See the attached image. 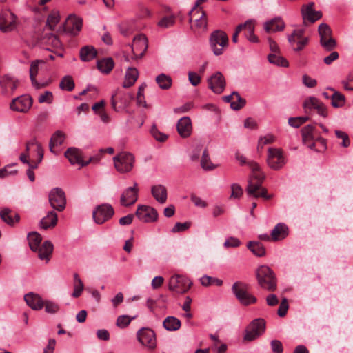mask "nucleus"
Instances as JSON below:
<instances>
[{
    "instance_id": "1",
    "label": "nucleus",
    "mask_w": 353,
    "mask_h": 353,
    "mask_svg": "<svg viewBox=\"0 0 353 353\" xmlns=\"http://www.w3.org/2000/svg\"><path fill=\"white\" fill-rule=\"evenodd\" d=\"M236 160L239 161L241 165H247L252 170V174L246 188L248 195L255 198L262 197L267 200L270 199L271 196L268 195L267 190L262 187L264 175L260 171L258 163L249 159L246 156H236Z\"/></svg>"
},
{
    "instance_id": "2",
    "label": "nucleus",
    "mask_w": 353,
    "mask_h": 353,
    "mask_svg": "<svg viewBox=\"0 0 353 353\" xmlns=\"http://www.w3.org/2000/svg\"><path fill=\"white\" fill-rule=\"evenodd\" d=\"M259 285L268 291H275L277 286V281L273 270L267 265H261L256 272Z\"/></svg>"
},
{
    "instance_id": "3",
    "label": "nucleus",
    "mask_w": 353,
    "mask_h": 353,
    "mask_svg": "<svg viewBox=\"0 0 353 353\" xmlns=\"http://www.w3.org/2000/svg\"><path fill=\"white\" fill-rule=\"evenodd\" d=\"M210 44L213 53L216 56L221 55L228 45V37L222 30H215L210 34Z\"/></svg>"
},
{
    "instance_id": "4",
    "label": "nucleus",
    "mask_w": 353,
    "mask_h": 353,
    "mask_svg": "<svg viewBox=\"0 0 353 353\" xmlns=\"http://www.w3.org/2000/svg\"><path fill=\"white\" fill-rule=\"evenodd\" d=\"M265 330V321L263 319H254L246 327L243 340L252 341L261 336Z\"/></svg>"
},
{
    "instance_id": "5",
    "label": "nucleus",
    "mask_w": 353,
    "mask_h": 353,
    "mask_svg": "<svg viewBox=\"0 0 353 353\" xmlns=\"http://www.w3.org/2000/svg\"><path fill=\"white\" fill-rule=\"evenodd\" d=\"M248 285L242 282H235L232 291L236 299L243 305H249L256 302V298L248 292Z\"/></svg>"
},
{
    "instance_id": "6",
    "label": "nucleus",
    "mask_w": 353,
    "mask_h": 353,
    "mask_svg": "<svg viewBox=\"0 0 353 353\" xmlns=\"http://www.w3.org/2000/svg\"><path fill=\"white\" fill-rule=\"evenodd\" d=\"M133 99V95L130 93L117 90L112 95V108L117 112L125 109Z\"/></svg>"
},
{
    "instance_id": "7",
    "label": "nucleus",
    "mask_w": 353,
    "mask_h": 353,
    "mask_svg": "<svg viewBox=\"0 0 353 353\" xmlns=\"http://www.w3.org/2000/svg\"><path fill=\"white\" fill-rule=\"evenodd\" d=\"M192 285V283L187 277L174 275L170 279L168 288L170 290L183 294L189 290Z\"/></svg>"
},
{
    "instance_id": "8",
    "label": "nucleus",
    "mask_w": 353,
    "mask_h": 353,
    "mask_svg": "<svg viewBox=\"0 0 353 353\" xmlns=\"http://www.w3.org/2000/svg\"><path fill=\"white\" fill-rule=\"evenodd\" d=\"M17 18L9 10H1L0 13V30L3 32H12L17 28Z\"/></svg>"
},
{
    "instance_id": "9",
    "label": "nucleus",
    "mask_w": 353,
    "mask_h": 353,
    "mask_svg": "<svg viewBox=\"0 0 353 353\" xmlns=\"http://www.w3.org/2000/svg\"><path fill=\"white\" fill-rule=\"evenodd\" d=\"M49 202L52 208L61 212L65 208L66 199L64 192L59 188L51 190L48 196Z\"/></svg>"
},
{
    "instance_id": "10",
    "label": "nucleus",
    "mask_w": 353,
    "mask_h": 353,
    "mask_svg": "<svg viewBox=\"0 0 353 353\" xmlns=\"http://www.w3.org/2000/svg\"><path fill=\"white\" fill-rule=\"evenodd\" d=\"M114 211L112 205L102 204L95 208L92 212L94 222L97 224H103L108 221L114 215Z\"/></svg>"
},
{
    "instance_id": "11",
    "label": "nucleus",
    "mask_w": 353,
    "mask_h": 353,
    "mask_svg": "<svg viewBox=\"0 0 353 353\" xmlns=\"http://www.w3.org/2000/svg\"><path fill=\"white\" fill-rule=\"evenodd\" d=\"M199 12H195L190 16V22H194L191 25V29L194 32H203L207 30L208 19L205 12L203 9H199Z\"/></svg>"
},
{
    "instance_id": "12",
    "label": "nucleus",
    "mask_w": 353,
    "mask_h": 353,
    "mask_svg": "<svg viewBox=\"0 0 353 353\" xmlns=\"http://www.w3.org/2000/svg\"><path fill=\"white\" fill-rule=\"evenodd\" d=\"M148 39L144 34H139L133 39L132 44V50L133 53L132 59H141L144 55L148 49Z\"/></svg>"
},
{
    "instance_id": "13",
    "label": "nucleus",
    "mask_w": 353,
    "mask_h": 353,
    "mask_svg": "<svg viewBox=\"0 0 353 353\" xmlns=\"http://www.w3.org/2000/svg\"><path fill=\"white\" fill-rule=\"evenodd\" d=\"M135 214L141 221L144 223L154 222L158 219L157 210L144 205L138 206Z\"/></svg>"
},
{
    "instance_id": "14",
    "label": "nucleus",
    "mask_w": 353,
    "mask_h": 353,
    "mask_svg": "<svg viewBox=\"0 0 353 353\" xmlns=\"http://www.w3.org/2000/svg\"><path fill=\"white\" fill-rule=\"evenodd\" d=\"M137 336L138 341L144 346L149 349H154L156 347V336L154 332L148 327H142L137 333Z\"/></svg>"
},
{
    "instance_id": "15",
    "label": "nucleus",
    "mask_w": 353,
    "mask_h": 353,
    "mask_svg": "<svg viewBox=\"0 0 353 353\" xmlns=\"http://www.w3.org/2000/svg\"><path fill=\"white\" fill-rule=\"evenodd\" d=\"M139 191V189L137 182L134 183L132 187L127 188L121 195V205L125 207H128L136 203L138 200Z\"/></svg>"
},
{
    "instance_id": "16",
    "label": "nucleus",
    "mask_w": 353,
    "mask_h": 353,
    "mask_svg": "<svg viewBox=\"0 0 353 353\" xmlns=\"http://www.w3.org/2000/svg\"><path fill=\"white\" fill-rule=\"evenodd\" d=\"M303 106L305 112L314 109L316 110L317 113L320 116L324 118H326L328 116L327 107L316 97H310L306 99Z\"/></svg>"
},
{
    "instance_id": "17",
    "label": "nucleus",
    "mask_w": 353,
    "mask_h": 353,
    "mask_svg": "<svg viewBox=\"0 0 353 353\" xmlns=\"http://www.w3.org/2000/svg\"><path fill=\"white\" fill-rule=\"evenodd\" d=\"M43 157V156H20L21 162L29 166L26 174L28 179L32 182L35 180L34 173L32 170L37 168L39 163L41 162Z\"/></svg>"
},
{
    "instance_id": "18",
    "label": "nucleus",
    "mask_w": 353,
    "mask_h": 353,
    "mask_svg": "<svg viewBox=\"0 0 353 353\" xmlns=\"http://www.w3.org/2000/svg\"><path fill=\"white\" fill-rule=\"evenodd\" d=\"M208 87L216 94H221L225 87V80L220 72H216L208 80Z\"/></svg>"
},
{
    "instance_id": "19",
    "label": "nucleus",
    "mask_w": 353,
    "mask_h": 353,
    "mask_svg": "<svg viewBox=\"0 0 353 353\" xmlns=\"http://www.w3.org/2000/svg\"><path fill=\"white\" fill-rule=\"evenodd\" d=\"M133 156H114V167L119 172H128L132 168Z\"/></svg>"
},
{
    "instance_id": "20",
    "label": "nucleus",
    "mask_w": 353,
    "mask_h": 353,
    "mask_svg": "<svg viewBox=\"0 0 353 353\" xmlns=\"http://www.w3.org/2000/svg\"><path fill=\"white\" fill-rule=\"evenodd\" d=\"M32 104V100L29 95H22L12 100L10 108L14 111L26 112L30 108Z\"/></svg>"
},
{
    "instance_id": "21",
    "label": "nucleus",
    "mask_w": 353,
    "mask_h": 353,
    "mask_svg": "<svg viewBox=\"0 0 353 353\" xmlns=\"http://www.w3.org/2000/svg\"><path fill=\"white\" fill-rule=\"evenodd\" d=\"M314 3L310 2L307 5H303L301 8V14L304 20H307L311 23L320 19L322 17V13L320 11H315L313 8Z\"/></svg>"
},
{
    "instance_id": "22",
    "label": "nucleus",
    "mask_w": 353,
    "mask_h": 353,
    "mask_svg": "<svg viewBox=\"0 0 353 353\" xmlns=\"http://www.w3.org/2000/svg\"><path fill=\"white\" fill-rule=\"evenodd\" d=\"M224 101L230 103V107L234 110H239L246 104V100L242 98L239 92H233L231 94L223 97Z\"/></svg>"
},
{
    "instance_id": "23",
    "label": "nucleus",
    "mask_w": 353,
    "mask_h": 353,
    "mask_svg": "<svg viewBox=\"0 0 353 353\" xmlns=\"http://www.w3.org/2000/svg\"><path fill=\"white\" fill-rule=\"evenodd\" d=\"M83 21L81 18L69 16L65 21V30L77 35L82 28Z\"/></svg>"
},
{
    "instance_id": "24",
    "label": "nucleus",
    "mask_w": 353,
    "mask_h": 353,
    "mask_svg": "<svg viewBox=\"0 0 353 353\" xmlns=\"http://www.w3.org/2000/svg\"><path fill=\"white\" fill-rule=\"evenodd\" d=\"M177 132L179 135L183 138H187L190 136L192 133V122L188 117H183L181 118L176 125Z\"/></svg>"
},
{
    "instance_id": "25",
    "label": "nucleus",
    "mask_w": 353,
    "mask_h": 353,
    "mask_svg": "<svg viewBox=\"0 0 353 353\" xmlns=\"http://www.w3.org/2000/svg\"><path fill=\"white\" fill-rule=\"evenodd\" d=\"M43 63L44 61L42 60H35L32 61L30 64V78L33 86L36 89H41L42 88H45L49 84V82L39 83L36 79V76L39 72V64Z\"/></svg>"
},
{
    "instance_id": "26",
    "label": "nucleus",
    "mask_w": 353,
    "mask_h": 353,
    "mask_svg": "<svg viewBox=\"0 0 353 353\" xmlns=\"http://www.w3.org/2000/svg\"><path fill=\"white\" fill-rule=\"evenodd\" d=\"M1 219L8 225L14 226L20 220L18 213L13 212L10 209L5 208L0 211Z\"/></svg>"
},
{
    "instance_id": "27",
    "label": "nucleus",
    "mask_w": 353,
    "mask_h": 353,
    "mask_svg": "<svg viewBox=\"0 0 353 353\" xmlns=\"http://www.w3.org/2000/svg\"><path fill=\"white\" fill-rule=\"evenodd\" d=\"M54 249L52 243L50 241H45L41 245L39 246L38 250V257L41 260H45L48 263L52 256Z\"/></svg>"
},
{
    "instance_id": "28",
    "label": "nucleus",
    "mask_w": 353,
    "mask_h": 353,
    "mask_svg": "<svg viewBox=\"0 0 353 353\" xmlns=\"http://www.w3.org/2000/svg\"><path fill=\"white\" fill-rule=\"evenodd\" d=\"M24 300L27 305L33 310H39L43 307L44 303L41 296L33 292L26 294Z\"/></svg>"
},
{
    "instance_id": "29",
    "label": "nucleus",
    "mask_w": 353,
    "mask_h": 353,
    "mask_svg": "<svg viewBox=\"0 0 353 353\" xmlns=\"http://www.w3.org/2000/svg\"><path fill=\"white\" fill-rule=\"evenodd\" d=\"M0 85L2 92L6 94L9 92H13L16 90L18 81L9 75H4L0 77Z\"/></svg>"
},
{
    "instance_id": "30",
    "label": "nucleus",
    "mask_w": 353,
    "mask_h": 353,
    "mask_svg": "<svg viewBox=\"0 0 353 353\" xmlns=\"http://www.w3.org/2000/svg\"><path fill=\"white\" fill-rule=\"evenodd\" d=\"M151 194L159 203H165L167 201V188L161 184L153 185L151 188Z\"/></svg>"
},
{
    "instance_id": "31",
    "label": "nucleus",
    "mask_w": 353,
    "mask_h": 353,
    "mask_svg": "<svg viewBox=\"0 0 353 353\" xmlns=\"http://www.w3.org/2000/svg\"><path fill=\"white\" fill-rule=\"evenodd\" d=\"M288 235V228L283 223L276 225L271 232V239L276 241L285 239Z\"/></svg>"
},
{
    "instance_id": "32",
    "label": "nucleus",
    "mask_w": 353,
    "mask_h": 353,
    "mask_svg": "<svg viewBox=\"0 0 353 353\" xmlns=\"http://www.w3.org/2000/svg\"><path fill=\"white\" fill-rule=\"evenodd\" d=\"M65 157L72 166L77 167L78 169L94 161V158L90 156H65Z\"/></svg>"
},
{
    "instance_id": "33",
    "label": "nucleus",
    "mask_w": 353,
    "mask_h": 353,
    "mask_svg": "<svg viewBox=\"0 0 353 353\" xmlns=\"http://www.w3.org/2000/svg\"><path fill=\"white\" fill-rule=\"evenodd\" d=\"M139 77V71L135 68L129 67L125 72L123 87L125 88L132 86Z\"/></svg>"
},
{
    "instance_id": "34",
    "label": "nucleus",
    "mask_w": 353,
    "mask_h": 353,
    "mask_svg": "<svg viewBox=\"0 0 353 353\" xmlns=\"http://www.w3.org/2000/svg\"><path fill=\"white\" fill-rule=\"evenodd\" d=\"M64 134L61 131L58 130L55 132L51 137L49 143V148L50 152L54 154L58 153L59 150H57L56 148L62 144V143L64 141Z\"/></svg>"
},
{
    "instance_id": "35",
    "label": "nucleus",
    "mask_w": 353,
    "mask_h": 353,
    "mask_svg": "<svg viewBox=\"0 0 353 353\" xmlns=\"http://www.w3.org/2000/svg\"><path fill=\"white\" fill-rule=\"evenodd\" d=\"M285 28V23L280 18H274L264 24V29L267 32L282 31Z\"/></svg>"
},
{
    "instance_id": "36",
    "label": "nucleus",
    "mask_w": 353,
    "mask_h": 353,
    "mask_svg": "<svg viewBox=\"0 0 353 353\" xmlns=\"http://www.w3.org/2000/svg\"><path fill=\"white\" fill-rule=\"evenodd\" d=\"M57 214L54 211H50L47 215L40 221V226L44 230L54 228L57 223Z\"/></svg>"
},
{
    "instance_id": "37",
    "label": "nucleus",
    "mask_w": 353,
    "mask_h": 353,
    "mask_svg": "<svg viewBox=\"0 0 353 353\" xmlns=\"http://www.w3.org/2000/svg\"><path fill=\"white\" fill-rule=\"evenodd\" d=\"M243 30H244L245 37L252 43H257L258 37L254 34V25L252 20H248L242 23Z\"/></svg>"
},
{
    "instance_id": "38",
    "label": "nucleus",
    "mask_w": 353,
    "mask_h": 353,
    "mask_svg": "<svg viewBox=\"0 0 353 353\" xmlns=\"http://www.w3.org/2000/svg\"><path fill=\"white\" fill-rule=\"evenodd\" d=\"M97 54V50L92 46H85L81 48L79 52L81 60L85 62L94 59Z\"/></svg>"
},
{
    "instance_id": "39",
    "label": "nucleus",
    "mask_w": 353,
    "mask_h": 353,
    "mask_svg": "<svg viewBox=\"0 0 353 353\" xmlns=\"http://www.w3.org/2000/svg\"><path fill=\"white\" fill-rule=\"evenodd\" d=\"M114 66V62L112 58L107 57L98 60L97 67L103 74H109Z\"/></svg>"
},
{
    "instance_id": "40",
    "label": "nucleus",
    "mask_w": 353,
    "mask_h": 353,
    "mask_svg": "<svg viewBox=\"0 0 353 353\" xmlns=\"http://www.w3.org/2000/svg\"><path fill=\"white\" fill-rule=\"evenodd\" d=\"M200 163L203 170H212L219 167L221 162L219 160L210 158V156H201Z\"/></svg>"
},
{
    "instance_id": "41",
    "label": "nucleus",
    "mask_w": 353,
    "mask_h": 353,
    "mask_svg": "<svg viewBox=\"0 0 353 353\" xmlns=\"http://www.w3.org/2000/svg\"><path fill=\"white\" fill-rule=\"evenodd\" d=\"M181 325V321L174 316H168L163 322V327L168 331H176Z\"/></svg>"
},
{
    "instance_id": "42",
    "label": "nucleus",
    "mask_w": 353,
    "mask_h": 353,
    "mask_svg": "<svg viewBox=\"0 0 353 353\" xmlns=\"http://www.w3.org/2000/svg\"><path fill=\"white\" fill-rule=\"evenodd\" d=\"M307 146L316 152L323 153L327 149L326 140L322 137H319L308 143Z\"/></svg>"
},
{
    "instance_id": "43",
    "label": "nucleus",
    "mask_w": 353,
    "mask_h": 353,
    "mask_svg": "<svg viewBox=\"0 0 353 353\" xmlns=\"http://www.w3.org/2000/svg\"><path fill=\"white\" fill-rule=\"evenodd\" d=\"M268 165L274 170H278L286 163L285 156H268L266 159Z\"/></svg>"
},
{
    "instance_id": "44",
    "label": "nucleus",
    "mask_w": 353,
    "mask_h": 353,
    "mask_svg": "<svg viewBox=\"0 0 353 353\" xmlns=\"http://www.w3.org/2000/svg\"><path fill=\"white\" fill-rule=\"evenodd\" d=\"M247 248L256 256H263L265 254V249L259 241H249Z\"/></svg>"
},
{
    "instance_id": "45",
    "label": "nucleus",
    "mask_w": 353,
    "mask_h": 353,
    "mask_svg": "<svg viewBox=\"0 0 353 353\" xmlns=\"http://www.w3.org/2000/svg\"><path fill=\"white\" fill-rule=\"evenodd\" d=\"M30 248L32 251H37L42 241L41 236L37 232H32L27 236Z\"/></svg>"
},
{
    "instance_id": "46",
    "label": "nucleus",
    "mask_w": 353,
    "mask_h": 353,
    "mask_svg": "<svg viewBox=\"0 0 353 353\" xmlns=\"http://www.w3.org/2000/svg\"><path fill=\"white\" fill-rule=\"evenodd\" d=\"M26 151L27 153L43 154V150L41 145L34 139H31L27 143Z\"/></svg>"
},
{
    "instance_id": "47",
    "label": "nucleus",
    "mask_w": 353,
    "mask_h": 353,
    "mask_svg": "<svg viewBox=\"0 0 353 353\" xmlns=\"http://www.w3.org/2000/svg\"><path fill=\"white\" fill-rule=\"evenodd\" d=\"M268 59L270 63L277 66L288 67L289 65L288 60L283 57L277 54V53L270 54L268 56Z\"/></svg>"
},
{
    "instance_id": "48",
    "label": "nucleus",
    "mask_w": 353,
    "mask_h": 353,
    "mask_svg": "<svg viewBox=\"0 0 353 353\" xmlns=\"http://www.w3.org/2000/svg\"><path fill=\"white\" fill-rule=\"evenodd\" d=\"M314 126L312 125H307L303 127L301 130V134L303 141L305 145H307L308 143H310L314 140L313 132Z\"/></svg>"
},
{
    "instance_id": "49",
    "label": "nucleus",
    "mask_w": 353,
    "mask_h": 353,
    "mask_svg": "<svg viewBox=\"0 0 353 353\" xmlns=\"http://www.w3.org/2000/svg\"><path fill=\"white\" fill-rule=\"evenodd\" d=\"M156 81L159 88L163 90H168L172 85V79L165 74H161L156 77Z\"/></svg>"
},
{
    "instance_id": "50",
    "label": "nucleus",
    "mask_w": 353,
    "mask_h": 353,
    "mask_svg": "<svg viewBox=\"0 0 353 353\" xmlns=\"http://www.w3.org/2000/svg\"><path fill=\"white\" fill-rule=\"evenodd\" d=\"M74 82L71 76L67 75L62 78L59 83V88L63 90L72 91L74 88Z\"/></svg>"
},
{
    "instance_id": "51",
    "label": "nucleus",
    "mask_w": 353,
    "mask_h": 353,
    "mask_svg": "<svg viewBox=\"0 0 353 353\" xmlns=\"http://www.w3.org/2000/svg\"><path fill=\"white\" fill-rule=\"evenodd\" d=\"M345 96L339 92L335 91L331 96V104L334 108H341L345 105Z\"/></svg>"
},
{
    "instance_id": "52",
    "label": "nucleus",
    "mask_w": 353,
    "mask_h": 353,
    "mask_svg": "<svg viewBox=\"0 0 353 353\" xmlns=\"http://www.w3.org/2000/svg\"><path fill=\"white\" fill-rule=\"evenodd\" d=\"M201 283L203 286L208 287L212 285L216 286H221L223 284V281L215 277H212L208 275H204L200 279Z\"/></svg>"
},
{
    "instance_id": "53",
    "label": "nucleus",
    "mask_w": 353,
    "mask_h": 353,
    "mask_svg": "<svg viewBox=\"0 0 353 353\" xmlns=\"http://www.w3.org/2000/svg\"><path fill=\"white\" fill-rule=\"evenodd\" d=\"M59 20V12L58 11L53 10L47 18L46 26H48L50 30H54Z\"/></svg>"
},
{
    "instance_id": "54",
    "label": "nucleus",
    "mask_w": 353,
    "mask_h": 353,
    "mask_svg": "<svg viewBox=\"0 0 353 353\" xmlns=\"http://www.w3.org/2000/svg\"><path fill=\"white\" fill-rule=\"evenodd\" d=\"M305 30L303 29H296L293 31V32L288 36V41L291 44L292 46H294L296 42L300 41L301 39H304L306 37H303Z\"/></svg>"
},
{
    "instance_id": "55",
    "label": "nucleus",
    "mask_w": 353,
    "mask_h": 353,
    "mask_svg": "<svg viewBox=\"0 0 353 353\" xmlns=\"http://www.w3.org/2000/svg\"><path fill=\"white\" fill-rule=\"evenodd\" d=\"M150 133L154 139L159 142H165L168 138V136L159 131L155 125L152 126Z\"/></svg>"
},
{
    "instance_id": "56",
    "label": "nucleus",
    "mask_w": 353,
    "mask_h": 353,
    "mask_svg": "<svg viewBox=\"0 0 353 353\" xmlns=\"http://www.w3.org/2000/svg\"><path fill=\"white\" fill-rule=\"evenodd\" d=\"M175 23V17L174 15L166 16L162 18L157 23L158 26L162 28L172 27Z\"/></svg>"
},
{
    "instance_id": "57",
    "label": "nucleus",
    "mask_w": 353,
    "mask_h": 353,
    "mask_svg": "<svg viewBox=\"0 0 353 353\" xmlns=\"http://www.w3.org/2000/svg\"><path fill=\"white\" fill-rule=\"evenodd\" d=\"M318 30L320 36V40H323L332 37V30L326 23L320 24Z\"/></svg>"
},
{
    "instance_id": "58",
    "label": "nucleus",
    "mask_w": 353,
    "mask_h": 353,
    "mask_svg": "<svg viewBox=\"0 0 353 353\" xmlns=\"http://www.w3.org/2000/svg\"><path fill=\"white\" fill-rule=\"evenodd\" d=\"M136 316L130 317L128 315H121L117 319L116 325L120 328L126 327Z\"/></svg>"
},
{
    "instance_id": "59",
    "label": "nucleus",
    "mask_w": 353,
    "mask_h": 353,
    "mask_svg": "<svg viewBox=\"0 0 353 353\" xmlns=\"http://www.w3.org/2000/svg\"><path fill=\"white\" fill-rule=\"evenodd\" d=\"M320 43L326 51H332L336 46V41L332 37L320 40Z\"/></svg>"
},
{
    "instance_id": "60",
    "label": "nucleus",
    "mask_w": 353,
    "mask_h": 353,
    "mask_svg": "<svg viewBox=\"0 0 353 353\" xmlns=\"http://www.w3.org/2000/svg\"><path fill=\"white\" fill-rule=\"evenodd\" d=\"M335 134L339 139L342 140V142L340 143L341 146L347 148L350 145V140L348 134L345 132L336 130H335Z\"/></svg>"
},
{
    "instance_id": "61",
    "label": "nucleus",
    "mask_w": 353,
    "mask_h": 353,
    "mask_svg": "<svg viewBox=\"0 0 353 353\" xmlns=\"http://www.w3.org/2000/svg\"><path fill=\"white\" fill-rule=\"evenodd\" d=\"M15 163L8 164L2 169L0 170V178H5L9 175L14 174L17 170L13 169L15 167Z\"/></svg>"
},
{
    "instance_id": "62",
    "label": "nucleus",
    "mask_w": 353,
    "mask_h": 353,
    "mask_svg": "<svg viewBox=\"0 0 353 353\" xmlns=\"http://www.w3.org/2000/svg\"><path fill=\"white\" fill-rule=\"evenodd\" d=\"M243 194V189L237 183H233L231 185V199H239Z\"/></svg>"
},
{
    "instance_id": "63",
    "label": "nucleus",
    "mask_w": 353,
    "mask_h": 353,
    "mask_svg": "<svg viewBox=\"0 0 353 353\" xmlns=\"http://www.w3.org/2000/svg\"><path fill=\"white\" fill-rule=\"evenodd\" d=\"M190 226L189 222L179 223L177 222L174 227L172 228L171 232L172 233L181 232L187 230Z\"/></svg>"
},
{
    "instance_id": "64",
    "label": "nucleus",
    "mask_w": 353,
    "mask_h": 353,
    "mask_svg": "<svg viewBox=\"0 0 353 353\" xmlns=\"http://www.w3.org/2000/svg\"><path fill=\"white\" fill-rule=\"evenodd\" d=\"M272 350L274 353H283V347L282 343L279 340H272L270 343Z\"/></svg>"
}]
</instances>
